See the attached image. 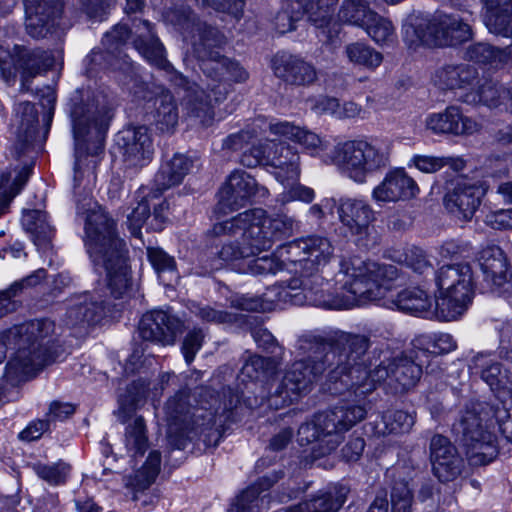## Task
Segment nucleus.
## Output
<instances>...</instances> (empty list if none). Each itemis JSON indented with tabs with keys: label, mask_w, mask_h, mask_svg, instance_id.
<instances>
[{
	"label": "nucleus",
	"mask_w": 512,
	"mask_h": 512,
	"mask_svg": "<svg viewBox=\"0 0 512 512\" xmlns=\"http://www.w3.org/2000/svg\"><path fill=\"white\" fill-rule=\"evenodd\" d=\"M362 28L379 46L392 45L396 41L397 36L392 21L375 11L369 14L368 20Z\"/></svg>",
	"instance_id": "603ef678"
},
{
	"label": "nucleus",
	"mask_w": 512,
	"mask_h": 512,
	"mask_svg": "<svg viewBox=\"0 0 512 512\" xmlns=\"http://www.w3.org/2000/svg\"><path fill=\"white\" fill-rule=\"evenodd\" d=\"M324 161L353 182L363 184L368 176L389 166L390 155L378 142L358 138L337 143Z\"/></svg>",
	"instance_id": "9d476101"
},
{
	"label": "nucleus",
	"mask_w": 512,
	"mask_h": 512,
	"mask_svg": "<svg viewBox=\"0 0 512 512\" xmlns=\"http://www.w3.org/2000/svg\"><path fill=\"white\" fill-rule=\"evenodd\" d=\"M345 55L350 63L370 70L379 67L383 61L382 53L361 42L348 44Z\"/></svg>",
	"instance_id": "6e6d98bb"
},
{
	"label": "nucleus",
	"mask_w": 512,
	"mask_h": 512,
	"mask_svg": "<svg viewBox=\"0 0 512 512\" xmlns=\"http://www.w3.org/2000/svg\"><path fill=\"white\" fill-rule=\"evenodd\" d=\"M116 144L128 167L142 168L153 159V140L146 126L129 127L122 130L117 134Z\"/></svg>",
	"instance_id": "412c9836"
},
{
	"label": "nucleus",
	"mask_w": 512,
	"mask_h": 512,
	"mask_svg": "<svg viewBox=\"0 0 512 512\" xmlns=\"http://www.w3.org/2000/svg\"><path fill=\"white\" fill-rule=\"evenodd\" d=\"M167 17L186 40L190 39L202 72L214 81L226 82L225 70L229 58L217 50L224 43V36L215 27L199 21L190 9L170 11Z\"/></svg>",
	"instance_id": "1a4fd4ad"
},
{
	"label": "nucleus",
	"mask_w": 512,
	"mask_h": 512,
	"mask_svg": "<svg viewBox=\"0 0 512 512\" xmlns=\"http://www.w3.org/2000/svg\"><path fill=\"white\" fill-rule=\"evenodd\" d=\"M275 369L276 362L273 358L252 355L245 361L240 373L243 380L257 381L267 377Z\"/></svg>",
	"instance_id": "680f3d73"
},
{
	"label": "nucleus",
	"mask_w": 512,
	"mask_h": 512,
	"mask_svg": "<svg viewBox=\"0 0 512 512\" xmlns=\"http://www.w3.org/2000/svg\"><path fill=\"white\" fill-rule=\"evenodd\" d=\"M272 69L277 78L292 86L307 87L318 79L317 70L312 63L285 52L274 56Z\"/></svg>",
	"instance_id": "bb28decb"
},
{
	"label": "nucleus",
	"mask_w": 512,
	"mask_h": 512,
	"mask_svg": "<svg viewBox=\"0 0 512 512\" xmlns=\"http://www.w3.org/2000/svg\"><path fill=\"white\" fill-rule=\"evenodd\" d=\"M285 248V245L280 246L277 250L270 255L259 256L256 255L249 258L244 274L251 275H268L276 274L286 268L290 263L286 259V252H280Z\"/></svg>",
	"instance_id": "09e8293b"
},
{
	"label": "nucleus",
	"mask_w": 512,
	"mask_h": 512,
	"mask_svg": "<svg viewBox=\"0 0 512 512\" xmlns=\"http://www.w3.org/2000/svg\"><path fill=\"white\" fill-rule=\"evenodd\" d=\"M269 131L280 137L292 140L302 145L313 156L326 149V144L314 132L297 126L288 121L271 122L268 124Z\"/></svg>",
	"instance_id": "ea45409f"
},
{
	"label": "nucleus",
	"mask_w": 512,
	"mask_h": 512,
	"mask_svg": "<svg viewBox=\"0 0 512 512\" xmlns=\"http://www.w3.org/2000/svg\"><path fill=\"white\" fill-rule=\"evenodd\" d=\"M105 49V51L93 50L87 57L88 65L90 66L88 68V73L92 74L98 69L106 68L119 70L122 71L126 78L129 79L125 81L126 85L130 86V83H133V86L129 87L130 89L137 87L140 81L135 71V67L130 61L128 55L123 53V51H119V54H117L114 50H111L108 47H105Z\"/></svg>",
	"instance_id": "e433bc0d"
},
{
	"label": "nucleus",
	"mask_w": 512,
	"mask_h": 512,
	"mask_svg": "<svg viewBox=\"0 0 512 512\" xmlns=\"http://www.w3.org/2000/svg\"><path fill=\"white\" fill-rule=\"evenodd\" d=\"M267 194L268 190L259 186L250 174L242 170H235L222 186L219 192V202L234 210L244 206L255 196L265 197Z\"/></svg>",
	"instance_id": "a878e982"
},
{
	"label": "nucleus",
	"mask_w": 512,
	"mask_h": 512,
	"mask_svg": "<svg viewBox=\"0 0 512 512\" xmlns=\"http://www.w3.org/2000/svg\"><path fill=\"white\" fill-rule=\"evenodd\" d=\"M373 10L369 8V4L364 0H344L339 12L338 18L341 22L350 25L363 27Z\"/></svg>",
	"instance_id": "bf43d9fd"
},
{
	"label": "nucleus",
	"mask_w": 512,
	"mask_h": 512,
	"mask_svg": "<svg viewBox=\"0 0 512 512\" xmlns=\"http://www.w3.org/2000/svg\"><path fill=\"white\" fill-rule=\"evenodd\" d=\"M22 224L27 232L31 234L34 244L40 250H46L50 247L54 230L49 224L47 213L42 210L34 209L24 213Z\"/></svg>",
	"instance_id": "49530a36"
},
{
	"label": "nucleus",
	"mask_w": 512,
	"mask_h": 512,
	"mask_svg": "<svg viewBox=\"0 0 512 512\" xmlns=\"http://www.w3.org/2000/svg\"><path fill=\"white\" fill-rule=\"evenodd\" d=\"M305 296L292 289V279L287 283L275 284L268 287L257 298L239 296L232 300V305L241 310H273L282 308L286 304L303 305Z\"/></svg>",
	"instance_id": "b1692460"
},
{
	"label": "nucleus",
	"mask_w": 512,
	"mask_h": 512,
	"mask_svg": "<svg viewBox=\"0 0 512 512\" xmlns=\"http://www.w3.org/2000/svg\"><path fill=\"white\" fill-rule=\"evenodd\" d=\"M503 90L505 88L493 81H485L481 85H477L479 101L489 107H496L500 104L505 105L506 96Z\"/></svg>",
	"instance_id": "774afa93"
},
{
	"label": "nucleus",
	"mask_w": 512,
	"mask_h": 512,
	"mask_svg": "<svg viewBox=\"0 0 512 512\" xmlns=\"http://www.w3.org/2000/svg\"><path fill=\"white\" fill-rule=\"evenodd\" d=\"M427 362L414 345L411 350L390 360L395 391L403 392L414 387Z\"/></svg>",
	"instance_id": "473e14b6"
},
{
	"label": "nucleus",
	"mask_w": 512,
	"mask_h": 512,
	"mask_svg": "<svg viewBox=\"0 0 512 512\" xmlns=\"http://www.w3.org/2000/svg\"><path fill=\"white\" fill-rule=\"evenodd\" d=\"M345 334L362 337L366 347L358 358L349 359L330 374L333 383L331 394L343 395L348 392L357 400L342 402L330 410L315 414L310 421L299 427L297 433L299 444L303 446L314 443L313 452L319 457L335 451L343 442L345 433L365 419L367 410L361 403V398L371 393L376 383L387 382L389 386L394 387L390 361L387 364L381 363L372 371L367 369L364 356L370 347V339L361 334Z\"/></svg>",
	"instance_id": "f257e3e1"
},
{
	"label": "nucleus",
	"mask_w": 512,
	"mask_h": 512,
	"mask_svg": "<svg viewBox=\"0 0 512 512\" xmlns=\"http://www.w3.org/2000/svg\"><path fill=\"white\" fill-rule=\"evenodd\" d=\"M160 466V452L151 451L143 466L125 480V487L131 491L132 500L140 502V508H152L159 501L160 496L157 491L146 492V490L155 482Z\"/></svg>",
	"instance_id": "5701e85b"
},
{
	"label": "nucleus",
	"mask_w": 512,
	"mask_h": 512,
	"mask_svg": "<svg viewBox=\"0 0 512 512\" xmlns=\"http://www.w3.org/2000/svg\"><path fill=\"white\" fill-rule=\"evenodd\" d=\"M76 215L84 221V245L95 269L105 271L111 294L121 297L130 286V276L126 244L116 222L88 194L78 196Z\"/></svg>",
	"instance_id": "39448f33"
},
{
	"label": "nucleus",
	"mask_w": 512,
	"mask_h": 512,
	"mask_svg": "<svg viewBox=\"0 0 512 512\" xmlns=\"http://www.w3.org/2000/svg\"><path fill=\"white\" fill-rule=\"evenodd\" d=\"M148 386L144 379H138L127 387L125 394L120 395L117 415L122 423H125L127 418L142 405L147 395Z\"/></svg>",
	"instance_id": "3c124183"
},
{
	"label": "nucleus",
	"mask_w": 512,
	"mask_h": 512,
	"mask_svg": "<svg viewBox=\"0 0 512 512\" xmlns=\"http://www.w3.org/2000/svg\"><path fill=\"white\" fill-rule=\"evenodd\" d=\"M336 212L346 237L353 238L358 246L364 248L376 244V238L372 236L375 211L367 201L356 197H340L336 203Z\"/></svg>",
	"instance_id": "dca6fc26"
},
{
	"label": "nucleus",
	"mask_w": 512,
	"mask_h": 512,
	"mask_svg": "<svg viewBox=\"0 0 512 512\" xmlns=\"http://www.w3.org/2000/svg\"><path fill=\"white\" fill-rule=\"evenodd\" d=\"M395 306L407 313L415 315H435V299L420 288H408L398 293L394 300Z\"/></svg>",
	"instance_id": "a18cd8bd"
},
{
	"label": "nucleus",
	"mask_w": 512,
	"mask_h": 512,
	"mask_svg": "<svg viewBox=\"0 0 512 512\" xmlns=\"http://www.w3.org/2000/svg\"><path fill=\"white\" fill-rule=\"evenodd\" d=\"M487 289L509 298L512 293V271L502 249L495 245L483 248L478 257Z\"/></svg>",
	"instance_id": "6ab92c4d"
},
{
	"label": "nucleus",
	"mask_w": 512,
	"mask_h": 512,
	"mask_svg": "<svg viewBox=\"0 0 512 512\" xmlns=\"http://www.w3.org/2000/svg\"><path fill=\"white\" fill-rule=\"evenodd\" d=\"M425 123L427 129L435 134L471 135L480 128L474 119L463 115L457 106H448L443 112L430 114Z\"/></svg>",
	"instance_id": "2f4dec72"
},
{
	"label": "nucleus",
	"mask_w": 512,
	"mask_h": 512,
	"mask_svg": "<svg viewBox=\"0 0 512 512\" xmlns=\"http://www.w3.org/2000/svg\"><path fill=\"white\" fill-rule=\"evenodd\" d=\"M430 458L434 475L441 482L457 479L464 469V460L450 440L435 435L430 442Z\"/></svg>",
	"instance_id": "393cba45"
},
{
	"label": "nucleus",
	"mask_w": 512,
	"mask_h": 512,
	"mask_svg": "<svg viewBox=\"0 0 512 512\" xmlns=\"http://www.w3.org/2000/svg\"><path fill=\"white\" fill-rule=\"evenodd\" d=\"M54 334L55 323L49 319L33 320L0 333V362L9 346L16 349L5 368L8 383L17 385L55 360L50 347Z\"/></svg>",
	"instance_id": "0eeeda50"
},
{
	"label": "nucleus",
	"mask_w": 512,
	"mask_h": 512,
	"mask_svg": "<svg viewBox=\"0 0 512 512\" xmlns=\"http://www.w3.org/2000/svg\"><path fill=\"white\" fill-rule=\"evenodd\" d=\"M70 117L75 146L74 171L77 174L87 156H98L103 152L112 118V104L102 92L76 91L70 99Z\"/></svg>",
	"instance_id": "6e6552de"
},
{
	"label": "nucleus",
	"mask_w": 512,
	"mask_h": 512,
	"mask_svg": "<svg viewBox=\"0 0 512 512\" xmlns=\"http://www.w3.org/2000/svg\"><path fill=\"white\" fill-rule=\"evenodd\" d=\"M500 359L502 362L493 359L490 352H479L472 357L469 368L499 400L506 401L512 395V349L501 350Z\"/></svg>",
	"instance_id": "f3484780"
},
{
	"label": "nucleus",
	"mask_w": 512,
	"mask_h": 512,
	"mask_svg": "<svg viewBox=\"0 0 512 512\" xmlns=\"http://www.w3.org/2000/svg\"><path fill=\"white\" fill-rule=\"evenodd\" d=\"M283 477L282 471H274L261 477L255 484L245 489L236 499L228 512H259L266 496L261 493L268 490Z\"/></svg>",
	"instance_id": "58836bf2"
},
{
	"label": "nucleus",
	"mask_w": 512,
	"mask_h": 512,
	"mask_svg": "<svg viewBox=\"0 0 512 512\" xmlns=\"http://www.w3.org/2000/svg\"><path fill=\"white\" fill-rule=\"evenodd\" d=\"M44 274V270H38L36 275L30 276L22 282H15L8 289L0 291V318L16 310L17 302L12 297H15L24 285L35 284L36 281L34 279H40L44 277Z\"/></svg>",
	"instance_id": "0e129e2a"
},
{
	"label": "nucleus",
	"mask_w": 512,
	"mask_h": 512,
	"mask_svg": "<svg viewBox=\"0 0 512 512\" xmlns=\"http://www.w3.org/2000/svg\"><path fill=\"white\" fill-rule=\"evenodd\" d=\"M183 329V322L164 310H153L144 314L138 325V332L143 340L163 346L173 345Z\"/></svg>",
	"instance_id": "4be33fe9"
},
{
	"label": "nucleus",
	"mask_w": 512,
	"mask_h": 512,
	"mask_svg": "<svg viewBox=\"0 0 512 512\" xmlns=\"http://www.w3.org/2000/svg\"><path fill=\"white\" fill-rule=\"evenodd\" d=\"M103 313V301L96 299L89 292H84L68 300L62 321L70 328L82 327L98 322Z\"/></svg>",
	"instance_id": "72a5a7b5"
},
{
	"label": "nucleus",
	"mask_w": 512,
	"mask_h": 512,
	"mask_svg": "<svg viewBox=\"0 0 512 512\" xmlns=\"http://www.w3.org/2000/svg\"><path fill=\"white\" fill-rule=\"evenodd\" d=\"M419 187L403 169H395L386 174L380 184L372 191L376 202H396L415 197Z\"/></svg>",
	"instance_id": "7c9ffc66"
},
{
	"label": "nucleus",
	"mask_w": 512,
	"mask_h": 512,
	"mask_svg": "<svg viewBox=\"0 0 512 512\" xmlns=\"http://www.w3.org/2000/svg\"><path fill=\"white\" fill-rule=\"evenodd\" d=\"M485 24L491 33L512 36V0H485Z\"/></svg>",
	"instance_id": "c03bdc74"
},
{
	"label": "nucleus",
	"mask_w": 512,
	"mask_h": 512,
	"mask_svg": "<svg viewBox=\"0 0 512 512\" xmlns=\"http://www.w3.org/2000/svg\"><path fill=\"white\" fill-rule=\"evenodd\" d=\"M295 220L279 212L268 216L261 208L239 213L235 217L216 223L212 232L215 236H232L211 259H207V273L230 267L244 273L249 258L272 247L275 241L290 237L296 228Z\"/></svg>",
	"instance_id": "20e7f679"
},
{
	"label": "nucleus",
	"mask_w": 512,
	"mask_h": 512,
	"mask_svg": "<svg viewBox=\"0 0 512 512\" xmlns=\"http://www.w3.org/2000/svg\"><path fill=\"white\" fill-rule=\"evenodd\" d=\"M434 82L443 89L474 88L479 83L478 70L465 63L447 65L436 72Z\"/></svg>",
	"instance_id": "79ce46f5"
},
{
	"label": "nucleus",
	"mask_w": 512,
	"mask_h": 512,
	"mask_svg": "<svg viewBox=\"0 0 512 512\" xmlns=\"http://www.w3.org/2000/svg\"><path fill=\"white\" fill-rule=\"evenodd\" d=\"M413 345L427 361L430 354L440 355L450 353L457 347L453 336L448 333H438L433 336H420L414 340Z\"/></svg>",
	"instance_id": "864d4df0"
},
{
	"label": "nucleus",
	"mask_w": 512,
	"mask_h": 512,
	"mask_svg": "<svg viewBox=\"0 0 512 512\" xmlns=\"http://www.w3.org/2000/svg\"><path fill=\"white\" fill-rule=\"evenodd\" d=\"M412 163L421 172L435 173L445 166H449L454 171H461L465 167V162L459 157H438L432 155H415Z\"/></svg>",
	"instance_id": "13d9d810"
},
{
	"label": "nucleus",
	"mask_w": 512,
	"mask_h": 512,
	"mask_svg": "<svg viewBox=\"0 0 512 512\" xmlns=\"http://www.w3.org/2000/svg\"><path fill=\"white\" fill-rule=\"evenodd\" d=\"M192 167V161L183 154H175L170 160L162 163L154 177V185L158 194L179 185Z\"/></svg>",
	"instance_id": "37998d69"
},
{
	"label": "nucleus",
	"mask_w": 512,
	"mask_h": 512,
	"mask_svg": "<svg viewBox=\"0 0 512 512\" xmlns=\"http://www.w3.org/2000/svg\"><path fill=\"white\" fill-rule=\"evenodd\" d=\"M54 65V57L50 51L40 48L30 49L24 46H15L10 53L0 46V73L7 84L16 80V72H21V90L29 91L31 79L40 75Z\"/></svg>",
	"instance_id": "2eb2a0df"
},
{
	"label": "nucleus",
	"mask_w": 512,
	"mask_h": 512,
	"mask_svg": "<svg viewBox=\"0 0 512 512\" xmlns=\"http://www.w3.org/2000/svg\"><path fill=\"white\" fill-rule=\"evenodd\" d=\"M465 58L483 66L497 69L507 62V52L488 43L479 42L470 45L466 49Z\"/></svg>",
	"instance_id": "8fccbe9b"
},
{
	"label": "nucleus",
	"mask_w": 512,
	"mask_h": 512,
	"mask_svg": "<svg viewBox=\"0 0 512 512\" xmlns=\"http://www.w3.org/2000/svg\"><path fill=\"white\" fill-rule=\"evenodd\" d=\"M484 190L478 182L461 179L444 197L445 207L464 220L471 219L480 206Z\"/></svg>",
	"instance_id": "c756f323"
},
{
	"label": "nucleus",
	"mask_w": 512,
	"mask_h": 512,
	"mask_svg": "<svg viewBox=\"0 0 512 512\" xmlns=\"http://www.w3.org/2000/svg\"><path fill=\"white\" fill-rule=\"evenodd\" d=\"M295 347L301 358L287 366L269 397V405L275 409L288 406L307 394L325 371H328L326 385L331 393L330 374L349 359L358 358L366 342L362 337L349 336L341 330L327 338L316 331H306L298 337Z\"/></svg>",
	"instance_id": "f03ea898"
},
{
	"label": "nucleus",
	"mask_w": 512,
	"mask_h": 512,
	"mask_svg": "<svg viewBox=\"0 0 512 512\" xmlns=\"http://www.w3.org/2000/svg\"><path fill=\"white\" fill-rule=\"evenodd\" d=\"M395 268L365 261L358 256L343 258L336 274L334 292L331 284L315 270H302L292 279V289L305 296L303 305L325 309H348L385 296L388 287L385 278L392 279Z\"/></svg>",
	"instance_id": "7ed1b4c3"
},
{
	"label": "nucleus",
	"mask_w": 512,
	"mask_h": 512,
	"mask_svg": "<svg viewBox=\"0 0 512 512\" xmlns=\"http://www.w3.org/2000/svg\"><path fill=\"white\" fill-rule=\"evenodd\" d=\"M125 445L133 456L143 455L148 448L146 425L143 417H136L127 427L125 432Z\"/></svg>",
	"instance_id": "052dcab7"
},
{
	"label": "nucleus",
	"mask_w": 512,
	"mask_h": 512,
	"mask_svg": "<svg viewBox=\"0 0 512 512\" xmlns=\"http://www.w3.org/2000/svg\"><path fill=\"white\" fill-rule=\"evenodd\" d=\"M33 168L31 159L25 160L12 172L3 173L0 177V216L5 214L13 198L17 196L27 183Z\"/></svg>",
	"instance_id": "a19ab883"
},
{
	"label": "nucleus",
	"mask_w": 512,
	"mask_h": 512,
	"mask_svg": "<svg viewBox=\"0 0 512 512\" xmlns=\"http://www.w3.org/2000/svg\"><path fill=\"white\" fill-rule=\"evenodd\" d=\"M389 258L418 274H423L432 268L425 252L416 246H406L402 249L392 250L389 252Z\"/></svg>",
	"instance_id": "5fc2aeb1"
},
{
	"label": "nucleus",
	"mask_w": 512,
	"mask_h": 512,
	"mask_svg": "<svg viewBox=\"0 0 512 512\" xmlns=\"http://www.w3.org/2000/svg\"><path fill=\"white\" fill-rule=\"evenodd\" d=\"M179 112L176 101L169 91H162L154 99L152 121L161 132H171L177 126Z\"/></svg>",
	"instance_id": "de8ad7c7"
},
{
	"label": "nucleus",
	"mask_w": 512,
	"mask_h": 512,
	"mask_svg": "<svg viewBox=\"0 0 512 512\" xmlns=\"http://www.w3.org/2000/svg\"><path fill=\"white\" fill-rule=\"evenodd\" d=\"M17 117L20 118L17 129V141L13 147V154L20 160L33 146L38 124V114L32 103L25 101L15 107Z\"/></svg>",
	"instance_id": "4c0bfd02"
},
{
	"label": "nucleus",
	"mask_w": 512,
	"mask_h": 512,
	"mask_svg": "<svg viewBox=\"0 0 512 512\" xmlns=\"http://www.w3.org/2000/svg\"><path fill=\"white\" fill-rule=\"evenodd\" d=\"M498 407L501 405L471 401L465 406L460 417L458 430L462 433L467 457L473 465L488 464L498 454L496 436L489 430Z\"/></svg>",
	"instance_id": "9b49d317"
},
{
	"label": "nucleus",
	"mask_w": 512,
	"mask_h": 512,
	"mask_svg": "<svg viewBox=\"0 0 512 512\" xmlns=\"http://www.w3.org/2000/svg\"><path fill=\"white\" fill-rule=\"evenodd\" d=\"M169 81L176 87L183 89L182 106L186 118L194 125L209 127L214 122L215 112L210 95L197 83L191 82L184 75L175 71L170 64L168 70H164Z\"/></svg>",
	"instance_id": "a211bd4d"
},
{
	"label": "nucleus",
	"mask_w": 512,
	"mask_h": 512,
	"mask_svg": "<svg viewBox=\"0 0 512 512\" xmlns=\"http://www.w3.org/2000/svg\"><path fill=\"white\" fill-rule=\"evenodd\" d=\"M338 0H294L292 10L301 12V17L307 14L320 30L318 36L322 41L334 44L339 33L337 24L331 25L332 11Z\"/></svg>",
	"instance_id": "c85d7f7f"
},
{
	"label": "nucleus",
	"mask_w": 512,
	"mask_h": 512,
	"mask_svg": "<svg viewBox=\"0 0 512 512\" xmlns=\"http://www.w3.org/2000/svg\"><path fill=\"white\" fill-rule=\"evenodd\" d=\"M268 148V166L274 169L276 179L281 183L297 180L300 175V156L297 150L287 143L276 141H270Z\"/></svg>",
	"instance_id": "f704fd0d"
},
{
	"label": "nucleus",
	"mask_w": 512,
	"mask_h": 512,
	"mask_svg": "<svg viewBox=\"0 0 512 512\" xmlns=\"http://www.w3.org/2000/svg\"><path fill=\"white\" fill-rule=\"evenodd\" d=\"M471 37V27L454 15L416 16L403 25V40L409 47L454 46Z\"/></svg>",
	"instance_id": "ddd939ff"
},
{
	"label": "nucleus",
	"mask_w": 512,
	"mask_h": 512,
	"mask_svg": "<svg viewBox=\"0 0 512 512\" xmlns=\"http://www.w3.org/2000/svg\"><path fill=\"white\" fill-rule=\"evenodd\" d=\"M414 423V416L406 411H387L383 414L381 422L377 425V429L382 434L406 433L411 430Z\"/></svg>",
	"instance_id": "4d7b16f0"
},
{
	"label": "nucleus",
	"mask_w": 512,
	"mask_h": 512,
	"mask_svg": "<svg viewBox=\"0 0 512 512\" xmlns=\"http://www.w3.org/2000/svg\"><path fill=\"white\" fill-rule=\"evenodd\" d=\"M413 494L407 482L393 483L391 490V512H412Z\"/></svg>",
	"instance_id": "338daca9"
},
{
	"label": "nucleus",
	"mask_w": 512,
	"mask_h": 512,
	"mask_svg": "<svg viewBox=\"0 0 512 512\" xmlns=\"http://www.w3.org/2000/svg\"><path fill=\"white\" fill-rule=\"evenodd\" d=\"M129 36L133 37L135 49L153 66L168 70L170 63L166 59L165 50L162 43L152 31L151 23L147 20L134 19L132 30L126 25L118 24L107 32L102 40V44L117 54L122 51L121 46L125 44Z\"/></svg>",
	"instance_id": "4468645a"
},
{
	"label": "nucleus",
	"mask_w": 512,
	"mask_h": 512,
	"mask_svg": "<svg viewBox=\"0 0 512 512\" xmlns=\"http://www.w3.org/2000/svg\"><path fill=\"white\" fill-rule=\"evenodd\" d=\"M438 295L435 297L436 317L452 321L461 316L473 297V272L467 263L449 264L435 275Z\"/></svg>",
	"instance_id": "f8f14e48"
},
{
	"label": "nucleus",
	"mask_w": 512,
	"mask_h": 512,
	"mask_svg": "<svg viewBox=\"0 0 512 512\" xmlns=\"http://www.w3.org/2000/svg\"><path fill=\"white\" fill-rule=\"evenodd\" d=\"M148 196L144 189H140L137 192V198L139 199L137 206L134 207L132 212L128 215L129 229L135 237L140 236L141 227L150 216Z\"/></svg>",
	"instance_id": "69168bd1"
},
{
	"label": "nucleus",
	"mask_w": 512,
	"mask_h": 512,
	"mask_svg": "<svg viewBox=\"0 0 512 512\" xmlns=\"http://www.w3.org/2000/svg\"><path fill=\"white\" fill-rule=\"evenodd\" d=\"M333 251L329 239L310 236L286 244L281 252H286V259L291 264H299L302 270L319 271L320 266L329 262Z\"/></svg>",
	"instance_id": "aec40b11"
},
{
	"label": "nucleus",
	"mask_w": 512,
	"mask_h": 512,
	"mask_svg": "<svg viewBox=\"0 0 512 512\" xmlns=\"http://www.w3.org/2000/svg\"><path fill=\"white\" fill-rule=\"evenodd\" d=\"M33 470L43 481L47 482L49 485L57 486L66 483L71 471V466L60 460L51 464L36 463L33 466Z\"/></svg>",
	"instance_id": "e2e57ef3"
},
{
	"label": "nucleus",
	"mask_w": 512,
	"mask_h": 512,
	"mask_svg": "<svg viewBox=\"0 0 512 512\" xmlns=\"http://www.w3.org/2000/svg\"><path fill=\"white\" fill-rule=\"evenodd\" d=\"M25 28L33 38H43L54 27L63 10L61 0H24Z\"/></svg>",
	"instance_id": "cd10ccee"
},
{
	"label": "nucleus",
	"mask_w": 512,
	"mask_h": 512,
	"mask_svg": "<svg viewBox=\"0 0 512 512\" xmlns=\"http://www.w3.org/2000/svg\"><path fill=\"white\" fill-rule=\"evenodd\" d=\"M350 491V487L345 484L329 485L299 503L298 510L299 512H338L347 501Z\"/></svg>",
	"instance_id": "c9c22d12"
},
{
	"label": "nucleus",
	"mask_w": 512,
	"mask_h": 512,
	"mask_svg": "<svg viewBox=\"0 0 512 512\" xmlns=\"http://www.w3.org/2000/svg\"><path fill=\"white\" fill-rule=\"evenodd\" d=\"M226 391L230 394L228 400L221 402L211 396L213 403L209 407H191L186 389L179 390L167 400L164 406L167 439L173 449H184L187 440L196 436H204L203 441L209 446L218 444L224 423L238 403V396L232 394L230 388L223 389L224 394Z\"/></svg>",
	"instance_id": "423d86ee"
}]
</instances>
